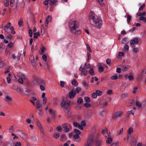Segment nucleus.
<instances>
[{
  "label": "nucleus",
  "mask_w": 146,
  "mask_h": 146,
  "mask_svg": "<svg viewBox=\"0 0 146 146\" xmlns=\"http://www.w3.org/2000/svg\"><path fill=\"white\" fill-rule=\"evenodd\" d=\"M89 20L91 25L93 27L98 29L101 28L102 25L101 19L93 11H90Z\"/></svg>",
  "instance_id": "1"
},
{
  "label": "nucleus",
  "mask_w": 146,
  "mask_h": 146,
  "mask_svg": "<svg viewBox=\"0 0 146 146\" xmlns=\"http://www.w3.org/2000/svg\"><path fill=\"white\" fill-rule=\"evenodd\" d=\"M69 27L71 32L76 35H78L81 33L80 30H77L79 27L78 22L75 20H71L69 23Z\"/></svg>",
  "instance_id": "2"
},
{
  "label": "nucleus",
  "mask_w": 146,
  "mask_h": 146,
  "mask_svg": "<svg viewBox=\"0 0 146 146\" xmlns=\"http://www.w3.org/2000/svg\"><path fill=\"white\" fill-rule=\"evenodd\" d=\"M11 23L9 22L3 27L4 29L6 32L7 33H10V30L11 31V33L12 34H15V32L14 31V27H11Z\"/></svg>",
  "instance_id": "3"
},
{
  "label": "nucleus",
  "mask_w": 146,
  "mask_h": 146,
  "mask_svg": "<svg viewBox=\"0 0 146 146\" xmlns=\"http://www.w3.org/2000/svg\"><path fill=\"white\" fill-rule=\"evenodd\" d=\"M94 139L93 135H90L88 139L87 143L85 145V146H91L93 143Z\"/></svg>",
  "instance_id": "4"
},
{
  "label": "nucleus",
  "mask_w": 146,
  "mask_h": 146,
  "mask_svg": "<svg viewBox=\"0 0 146 146\" xmlns=\"http://www.w3.org/2000/svg\"><path fill=\"white\" fill-rule=\"evenodd\" d=\"M79 70L81 71V75L82 76H86L87 75L88 72L87 70L85 69L84 67H82L81 66Z\"/></svg>",
  "instance_id": "5"
},
{
  "label": "nucleus",
  "mask_w": 146,
  "mask_h": 146,
  "mask_svg": "<svg viewBox=\"0 0 146 146\" xmlns=\"http://www.w3.org/2000/svg\"><path fill=\"white\" fill-rule=\"evenodd\" d=\"M123 115L122 112L121 111H118L114 113L112 115V118L115 119Z\"/></svg>",
  "instance_id": "6"
},
{
  "label": "nucleus",
  "mask_w": 146,
  "mask_h": 146,
  "mask_svg": "<svg viewBox=\"0 0 146 146\" xmlns=\"http://www.w3.org/2000/svg\"><path fill=\"white\" fill-rule=\"evenodd\" d=\"M76 94V92L74 90H71L69 93V96L70 98L73 99L75 97Z\"/></svg>",
  "instance_id": "7"
},
{
  "label": "nucleus",
  "mask_w": 146,
  "mask_h": 146,
  "mask_svg": "<svg viewBox=\"0 0 146 146\" xmlns=\"http://www.w3.org/2000/svg\"><path fill=\"white\" fill-rule=\"evenodd\" d=\"M25 79V75L23 74L21 76L20 78H19L18 80V81L19 83H20V84H22L23 83V80H24Z\"/></svg>",
  "instance_id": "8"
},
{
  "label": "nucleus",
  "mask_w": 146,
  "mask_h": 146,
  "mask_svg": "<svg viewBox=\"0 0 146 146\" xmlns=\"http://www.w3.org/2000/svg\"><path fill=\"white\" fill-rule=\"evenodd\" d=\"M5 100L7 102L8 104L10 105L11 104V102L12 101V99L8 96H6L5 97Z\"/></svg>",
  "instance_id": "9"
},
{
  "label": "nucleus",
  "mask_w": 146,
  "mask_h": 146,
  "mask_svg": "<svg viewBox=\"0 0 146 146\" xmlns=\"http://www.w3.org/2000/svg\"><path fill=\"white\" fill-rule=\"evenodd\" d=\"M73 124L75 127L78 128L80 129H82L83 127L80 125V124L76 122H74L73 123Z\"/></svg>",
  "instance_id": "10"
},
{
  "label": "nucleus",
  "mask_w": 146,
  "mask_h": 146,
  "mask_svg": "<svg viewBox=\"0 0 146 146\" xmlns=\"http://www.w3.org/2000/svg\"><path fill=\"white\" fill-rule=\"evenodd\" d=\"M51 21V17L49 16H48L46 18L45 22V26L47 27L49 23Z\"/></svg>",
  "instance_id": "11"
},
{
  "label": "nucleus",
  "mask_w": 146,
  "mask_h": 146,
  "mask_svg": "<svg viewBox=\"0 0 146 146\" xmlns=\"http://www.w3.org/2000/svg\"><path fill=\"white\" fill-rule=\"evenodd\" d=\"M102 133L106 137H109L110 134L106 129L102 130Z\"/></svg>",
  "instance_id": "12"
},
{
  "label": "nucleus",
  "mask_w": 146,
  "mask_h": 146,
  "mask_svg": "<svg viewBox=\"0 0 146 146\" xmlns=\"http://www.w3.org/2000/svg\"><path fill=\"white\" fill-rule=\"evenodd\" d=\"M138 42V40L137 38H135L131 39L130 43L131 44H137Z\"/></svg>",
  "instance_id": "13"
},
{
  "label": "nucleus",
  "mask_w": 146,
  "mask_h": 146,
  "mask_svg": "<svg viewBox=\"0 0 146 146\" xmlns=\"http://www.w3.org/2000/svg\"><path fill=\"white\" fill-rule=\"evenodd\" d=\"M82 84L83 87L86 89H87L89 88V86L88 84L86 83L85 80H83L82 82Z\"/></svg>",
  "instance_id": "14"
},
{
  "label": "nucleus",
  "mask_w": 146,
  "mask_h": 146,
  "mask_svg": "<svg viewBox=\"0 0 146 146\" xmlns=\"http://www.w3.org/2000/svg\"><path fill=\"white\" fill-rule=\"evenodd\" d=\"M63 128H64V131L65 132H68L69 131V129L67 127V125L66 123H64L62 125Z\"/></svg>",
  "instance_id": "15"
},
{
  "label": "nucleus",
  "mask_w": 146,
  "mask_h": 146,
  "mask_svg": "<svg viewBox=\"0 0 146 146\" xmlns=\"http://www.w3.org/2000/svg\"><path fill=\"white\" fill-rule=\"evenodd\" d=\"M89 73L91 76H93L95 75L94 71L93 68H91L89 71Z\"/></svg>",
  "instance_id": "16"
},
{
  "label": "nucleus",
  "mask_w": 146,
  "mask_h": 146,
  "mask_svg": "<svg viewBox=\"0 0 146 146\" xmlns=\"http://www.w3.org/2000/svg\"><path fill=\"white\" fill-rule=\"evenodd\" d=\"M143 77V73H141L139 75L137 78V80L138 81H140L141 80Z\"/></svg>",
  "instance_id": "17"
},
{
  "label": "nucleus",
  "mask_w": 146,
  "mask_h": 146,
  "mask_svg": "<svg viewBox=\"0 0 146 146\" xmlns=\"http://www.w3.org/2000/svg\"><path fill=\"white\" fill-rule=\"evenodd\" d=\"M21 54L19 53L18 55L17 56H16L14 54H13L12 55V57L13 59H15L16 58H17V60L18 61L20 59V57Z\"/></svg>",
  "instance_id": "18"
},
{
  "label": "nucleus",
  "mask_w": 146,
  "mask_h": 146,
  "mask_svg": "<svg viewBox=\"0 0 146 146\" xmlns=\"http://www.w3.org/2000/svg\"><path fill=\"white\" fill-rule=\"evenodd\" d=\"M121 42L122 43L124 44L128 43L129 41H127V38L126 37L124 38L121 40Z\"/></svg>",
  "instance_id": "19"
},
{
  "label": "nucleus",
  "mask_w": 146,
  "mask_h": 146,
  "mask_svg": "<svg viewBox=\"0 0 146 146\" xmlns=\"http://www.w3.org/2000/svg\"><path fill=\"white\" fill-rule=\"evenodd\" d=\"M36 107L37 109H39L41 108V105L40 103V101L38 100L36 102Z\"/></svg>",
  "instance_id": "20"
},
{
  "label": "nucleus",
  "mask_w": 146,
  "mask_h": 146,
  "mask_svg": "<svg viewBox=\"0 0 146 146\" xmlns=\"http://www.w3.org/2000/svg\"><path fill=\"white\" fill-rule=\"evenodd\" d=\"M98 68L99 71L101 72H102L104 71V68L101 65H100V64H99L98 66Z\"/></svg>",
  "instance_id": "21"
},
{
  "label": "nucleus",
  "mask_w": 146,
  "mask_h": 146,
  "mask_svg": "<svg viewBox=\"0 0 146 146\" xmlns=\"http://www.w3.org/2000/svg\"><path fill=\"white\" fill-rule=\"evenodd\" d=\"M29 59L30 60L32 64L33 65H34L35 60L33 56H31L29 58Z\"/></svg>",
  "instance_id": "22"
},
{
  "label": "nucleus",
  "mask_w": 146,
  "mask_h": 146,
  "mask_svg": "<svg viewBox=\"0 0 146 146\" xmlns=\"http://www.w3.org/2000/svg\"><path fill=\"white\" fill-rule=\"evenodd\" d=\"M112 140L111 137H109L107 138L106 141V142L107 144H110L112 142Z\"/></svg>",
  "instance_id": "23"
},
{
  "label": "nucleus",
  "mask_w": 146,
  "mask_h": 146,
  "mask_svg": "<svg viewBox=\"0 0 146 146\" xmlns=\"http://www.w3.org/2000/svg\"><path fill=\"white\" fill-rule=\"evenodd\" d=\"M136 106L139 108H141L142 107V104L139 102L136 101Z\"/></svg>",
  "instance_id": "24"
},
{
  "label": "nucleus",
  "mask_w": 146,
  "mask_h": 146,
  "mask_svg": "<svg viewBox=\"0 0 146 146\" xmlns=\"http://www.w3.org/2000/svg\"><path fill=\"white\" fill-rule=\"evenodd\" d=\"M49 2V5H52L56 3V1L54 0H48Z\"/></svg>",
  "instance_id": "25"
},
{
  "label": "nucleus",
  "mask_w": 146,
  "mask_h": 146,
  "mask_svg": "<svg viewBox=\"0 0 146 146\" xmlns=\"http://www.w3.org/2000/svg\"><path fill=\"white\" fill-rule=\"evenodd\" d=\"M131 19V16L129 15H127V20L128 23H129L130 22Z\"/></svg>",
  "instance_id": "26"
},
{
  "label": "nucleus",
  "mask_w": 146,
  "mask_h": 146,
  "mask_svg": "<svg viewBox=\"0 0 146 146\" xmlns=\"http://www.w3.org/2000/svg\"><path fill=\"white\" fill-rule=\"evenodd\" d=\"M49 113L52 116V117H54V113L53 112L51 109H49Z\"/></svg>",
  "instance_id": "27"
},
{
  "label": "nucleus",
  "mask_w": 146,
  "mask_h": 146,
  "mask_svg": "<svg viewBox=\"0 0 146 146\" xmlns=\"http://www.w3.org/2000/svg\"><path fill=\"white\" fill-rule=\"evenodd\" d=\"M132 51L134 53H137L139 52V49L137 48H134L133 49Z\"/></svg>",
  "instance_id": "28"
},
{
  "label": "nucleus",
  "mask_w": 146,
  "mask_h": 146,
  "mask_svg": "<svg viewBox=\"0 0 146 146\" xmlns=\"http://www.w3.org/2000/svg\"><path fill=\"white\" fill-rule=\"evenodd\" d=\"M40 35V34L39 32L35 33H34V38H38V36Z\"/></svg>",
  "instance_id": "29"
},
{
  "label": "nucleus",
  "mask_w": 146,
  "mask_h": 146,
  "mask_svg": "<svg viewBox=\"0 0 146 146\" xmlns=\"http://www.w3.org/2000/svg\"><path fill=\"white\" fill-rule=\"evenodd\" d=\"M127 77L128 78V79L130 80H133V76L132 75H130L128 76V75H126L125 76V77Z\"/></svg>",
  "instance_id": "30"
},
{
  "label": "nucleus",
  "mask_w": 146,
  "mask_h": 146,
  "mask_svg": "<svg viewBox=\"0 0 146 146\" xmlns=\"http://www.w3.org/2000/svg\"><path fill=\"white\" fill-rule=\"evenodd\" d=\"M84 100L87 103H89L90 102V98L88 97H85L84 98Z\"/></svg>",
  "instance_id": "31"
},
{
  "label": "nucleus",
  "mask_w": 146,
  "mask_h": 146,
  "mask_svg": "<svg viewBox=\"0 0 146 146\" xmlns=\"http://www.w3.org/2000/svg\"><path fill=\"white\" fill-rule=\"evenodd\" d=\"M14 45V42H10L8 45V46L10 48H12L13 47Z\"/></svg>",
  "instance_id": "32"
},
{
  "label": "nucleus",
  "mask_w": 146,
  "mask_h": 146,
  "mask_svg": "<svg viewBox=\"0 0 146 146\" xmlns=\"http://www.w3.org/2000/svg\"><path fill=\"white\" fill-rule=\"evenodd\" d=\"M96 92L97 96L98 95V96H100L102 94V92L99 90H97Z\"/></svg>",
  "instance_id": "33"
},
{
  "label": "nucleus",
  "mask_w": 146,
  "mask_h": 146,
  "mask_svg": "<svg viewBox=\"0 0 146 146\" xmlns=\"http://www.w3.org/2000/svg\"><path fill=\"white\" fill-rule=\"evenodd\" d=\"M118 78V76L117 75H116V74H115L114 75L112 76L111 77V78L112 80H115L117 79Z\"/></svg>",
  "instance_id": "34"
},
{
  "label": "nucleus",
  "mask_w": 146,
  "mask_h": 146,
  "mask_svg": "<svg viewBox=\"0 0 146 146\" xmlns=\"http://www.w3.org/2000/svg\"><path fill=\"white\" fill-rule=\"evenodd\" d=\"M9 4V1L8 0H5L4 1V5L6 7H8Z\"/></svg>",
  "instance_id": "35"
},
{
  "label": "nucleus",
  "mask_w": 146,
  "mask_h": 146,
  "mask_svg": "<svg viewBox=\"0 0 146 146\" xmlns=\"http://www.w3.org/2000/svg\"><path fill=\"white\" fill-rule=\"evenodd\" d=\"M131 114H133V113L132 112V111L130 110V111H128L127 113V117H128Z\"/></svg>",
  "instance_id": "36"
},
{
  "label": "nucleus",
  "mask_w": 146,
  "mask_h": 146,
  "mask_svg": "<svg viewBox=\"0 0 146 146\" xmlns=\"http://www.w3.org/2000/svg\"><path fill=\"white\" fill-rule=\"evenodd\" d=\"M139 20L140 21H144L146 23V18H145L144 17L141 16L139 17Z\"/></svg>",
  "instance_id": "37"
},
{
  "label": "nucleus",
  "mask_w": 146,
  "mask_h": 146,
  "mask_svg": "<svg viewBox=\"0 0 146 146\" xmlns=\"http://www.w3.org/2000/svg\"><path fill=\"white\" fill-rule=\"evenodd\" d=\"M54 136L55 138H58L60 136V134L58 133H55L54 135Z\"/></svg>",
  "instance_id": "38"
},
{
  "label": "nucleus",
  "mask_w": 146,
  "mask_h": 146,
  "mask_svg": "<svg viewBox=\"0 0 146 146\" xmlns=\"http://www.w3.org/2000/svg\"><path fill=\"white\" fill-rule=\"evenodd\" d=\"M23 23V20L22 19H21L20 21H19L18 23V24L19 26L21 27L22 25V24Z\"/></svg>",
  "instance_id": "39"
},
{
  "label": "nucleus",
  "mask_w": 146,
  "mask_h": 146,
  "mask_svg": "<svg viewBox=\"0 0 146 146\" xmlns=\"http://www.w3.org/2000/svg\"><path fill=\"white\" fill-rule=\"evenodd\" d=\"M133 131V129L131 127H130L127 130V132L129 134L131 133Z\"/></svg>",
  "instance_id": "40"
},
{
  "label": "nucleus",
  "mask_w": 146,
  "mask_h": 146,
  "mask_svg": "<svg viewBox=\"0 0 146 146\" xmlns=\"http://www.w3.org/2000/svg\"><path fill=\"white\" fill-rule=\"evenodd\" d=\"M15 90L18 93H20L21 92V90L20 88L17 86L15 88Z\"/></svg>",
  "instance_id": "41"
},
{
  "label": "nucleus",
  "mask_w": 146,
  "mask_h": 146,
  "mask_svg": "<svg viewBox=\"0 0 146 146\" xmlns=\"http://www.w3.org/2000/svg\"><path fill=\"white\" fill-rule=\"evenodd\" d=\"M121 68L122 70L125 71L127 70V68L125 66H121Z\"/></svg>",
  "instance_id": "42"
},
{
  "label": "nucleus",
  "mask_w": 146,
  "mask_h": 146,
  "mask_svg": "<svg viewBox=\"0 0 146 146\" xmlns=\"http://www.w3.org/2000/svg\"><path fill=\"white\" fill-rule=\"evenodd\" d=\"M101 144V141L100 140H98L96 142V146H100Z\"/></svg>",
  "instance_id": "43"
},
{
  "label": "nucleus",
  "mask_w": 146,
  "mask_h": 146,
  "mask_svg": "<svg viewBox=\"0 0 146 146\" xmlns=\"http://www.w3.org/2000/svg\"><path fill=\"white\" fill-rule=\"evenodd\" d=\"M145 6V4H143L140 7V8L139 9V11H141L143 10L144 7Z\"/></svg>",
  "instance_id": "44"
},
{
  "label": "nucleus",
  "mask_w": 146,
  "mask_h": 146,
  "mask_svg": "<svg viewBox=\"0 0 146 146\" xmlns=\"http://www.w3.org/2000/svg\"><path fill=\"white\" fill-rule=\"evenodd\" d=\"M92 97L94 98H97V95L96 93V92L95 93H93L92 94Z\"/></svg>",
  "instance_id": "45"
},
{
  "label": "nucleus",
  "mask_w": 146,
  "mask_h": 146,
  "mask_svg": "<svg viewBox=\"0 0 146 146\" xmlns=\"http://www.w3.org/2000/svg\"><path fill=\"white\" fill-rule=\"evenodd\" d=\"M83 102V100L82 98H79L77 101V102L78 104H80Z\"/></svg>",
  "instance_id": "46"
},
{
  "label": "nucleus",
  "mask_w": 146,
  "mask_h": 146,
  "mask_svg": "<svg viewBox=\"0 0 146 146\" xmlns=\"http://www.w3.org/2000/svg\"><path fill=\"white\" fill-rule=\"evenodd\" d=\"M98 2L100 4L101 6H103L104 4L103 3V0H97Z\"/></svg>",
  "instance_id": "47"
},
{
  "label": "nucleus",
  "mask_w": 146,
  "mask_h": 146,
  "mask_svg": "<svg viewBox=\"0 0 146 146\" xmlns=\"http://www.w3.org/2000/svg\"><path fill=\"white\" fill-rule=\"evenodd\" d=\"M124 48L125 50L126 51L128 50L129 49V46L127 44H126L124 46Z\"/></svg>",
  "instance_id": "48"
},
{
  "label": "nucleus",
  "mask_w": 146,
  "mask_h": 146,
  "mask_svg": "<svg viewBox=\"0 0 146 146\" xmlns=\"http://www.w3.org/2000/svg\"><path fill=\"white\" fill-rule=\"evenodd\" d=\"M81 90V89L79 87H77L76 89V90L75 91L76 92V93H79V92Z\"/></svg>",
  "instance_id": "49"
},
{
  "label": "nucleus",
  "mask_w": 146,
  "mask_h": 146,
  "mask_svg": "<svg viewBox=\"0 0 146 146\" xmlns=\"http://www.w3.org/2000/svg\"><path fill=\"white\" fill-rule=\"evenodd\" d=\"M74 131L77 134L80 135L81 132L80 131H79V130L77 129H75L74 130Z\"/></svg>",
  "instance_id": "50"
},
{
  "label": "nucleus",
  "mask_w": 146,
  "mask_h": 146,
  "mask_svg": "<svg viewBox=\"0 0 146 146\" xmlns=\"http://www.w3.org/2000/svg\"><path fill=\"white\" fill-rule=\"evenodd\" d=\"M5 65V64L3 61L0 60V68H2Z\"/></svg>",
  "instance_id": "51"
},
{
  "label": "nucleus",
  "mask_w": 146,
  "mask_h": 146,
  "mask_svg": "<svg viewBox=\"0 0 146 146\" xmlns=\"http://www.w3.org/2000/svg\"><path fill=\"white\" fill-rule=\"evenodd\" d=\"M118 145L119 143L118 142H117L112 143L110 146H118Z\"/></svg>",
  "instance_id": "52"
},
{
  "label": "nucleus",
  "mask_w": 146,
  "mask_h": 146,
  "mask_svg": "<svg viewBox=\"0 0 146 146\" xmlns=\"http://www.w3.org/2000/svg\"><path fill=\"white\" fill-rule=\"evenodd\" d=\"M66 104V102L65 101L63 100V101H62V102L61 103V105L62 106L64 107H65Z\"/></svg>",
  "instance_id": "53"
},
{
  "label": "nucleus",
  "mask_w": 146,
  "mask_h": 146,
  "mask_svg": "<svg viewBox=\"0 0 146 146\" xmlns=\"http://www.w3.org/2000/svg\"><path fill=\"white\" fill-rule=\"evenodd\" d=\"M138 89V87H135L134 88L133 90V94H135L136 93V90H137Z\"/></svg>",
  "instance_id": "54"
},
{
  "label": "nucleus",
  "mask_w": 146,
  "mask_h": 146,
  "mask_svg": "<svg viewBox=\"0 0 146 146\" xmlns=\"http://www.w3.org/2000/svg\"><path fill=\"white\" fill-rule=\"evenodd\" d=\"M45 50V48L44 47H42L41 49V51L40 54L41 55L44 52V51Z\"/></svg>",
  "instance_id": "55"
},
{
  "label": "nucleus",
  "mask_w": 146,
  "mask_h": 146,
  "mask_svg": "<svg viewBox=\"0 0 146 146\" xmlns=\"http://www.w3.org/2000/svg\"><path fill=\"white\" fill-rule=\"evenodd\" d=\"M84 106L86 108H89L90 107V104L88 103H86L84 104Z\"/></svg>",
  "instance_id": "56"
},
{
  "label": "nucleus",
  "mask_w": 146,
  "mask_h": 146,
  "mask_svg": "<svg viewBox=\"0 0 146 146\" xmlns=\"http://www.w3.org/2000/svg\"><path fill=\"white\" fill-rule=\"evenodd\" d=\"M7 81L8 83L9 84L11 83V80L10 79V78L9 77H8L7 78Z\"/></svg>",
  "instance_id": "57"
},
{
  "label": "nucleus",
  "mask_w": 146,
  "mask_h": 146,
  "mask_svg": "<svg viewBox=\"0 0 146 146\" xmlns=\"http://www.w3.org/2000/svg\"><path fill=\"white\" fill-rule=\"evenodd\" d=\"M36 122L37 123V125L39 127L41 126V125L40 123V121L38 120H37L36 121Z\"/></svg>",
  "instance_id": "58"
},
{
  "label": "nucleus",
  "mask_w": 146,
  "mask_h": 146,
  "mask_svg": "<svg viewBox=\"0 0 146 146\" xmlns=\"http://www.w3.org/2000/svg\"><path fill=\"white\" fill-rule=\"evenodd\" d=\"M74 137L75 139H78L79 137V135L76 134L74 135Z\"/></svg>",
  "instance_id": "59"
},
{
  "label": "nucleus",
  "mask_w": 146,
  "mask_h": 146,
  "mask_svg": "<svg viewBox=\"0 0 146 146\" xmlns=\"http://www.w3.org/2000/svg\"><path fill=\"white\" fill-rule=\"evenodd\" d=\"M43 59L45 61L47 60V57L45 54H43L42 56Z\"/></svg>",
  "instance_id": "60"
},
{
  "label": "nucleus",
  "mask_w": 146,
  "mask_h": 146,
  "mask_svg": "<svg viewBox=\"0 0 146 146\" xmlns=\"http://www.w3.org/2000/svg\"><path fill=\"white\" fill-rule=\"evenodd\" d=\"M15 146H21V144L20 142H17L15 144Z\"/></svg>",
  "instance_id": "61"
},
{
  "label": "nucleus",
  "mask_w": 146,
  "mask_h": 146,
  "mask_svg": "<svg viewBox=\"0 0 146 146\" xmlns=\"http://www.w3.org/2000/svg\"><path fill=\"white\" fill-rule=\"evenodd\" d=\"M81 126L83 127L84 126L86 125V123L84 121H82L81 123Z\"/></svg>",
  "instance_id": "62"
},
{
  "label": "nucleus",
  "mask_w": 146,
  "mask_h": 146,
  "mask_svg": "<svg viewBox=\"0 0 146 146\" xmlns=\"http://www.w3.org/2000/svg\"><path fill=\"white\" fill-rule=\"evenodd\" d=\"M40 89L42 91H44L45 90V88L42 85H40Z\"/></svg>",
  "instance_id": "63"
},
{
  "label": "nucleus",
  "mask_w": 146,
  "mask_h": 146,
  "mask_svg": "<svg viewBox=\"0 0 146 146\" xmlns=\"http://www.w3.org/2000/svg\"><path fill=\"white\" fill-rule=\"evenodd\" d=\"M56 129L58 131H60L62 130V128L60 126H58L57 127Z\"/></svg>",
  "instance_id": "64"
}]
</instances>
